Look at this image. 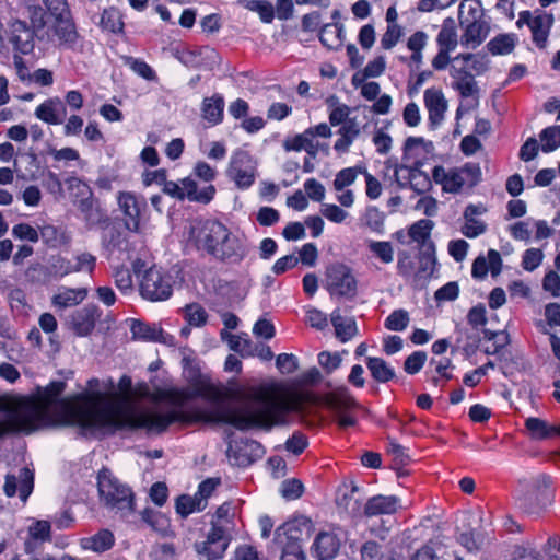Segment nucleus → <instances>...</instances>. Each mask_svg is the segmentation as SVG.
<instances>
[{"mask_svg":"<svg viewBox=\"0 0 560 560\" xmlns=\"http://www.w3.org/2000/svg\"><path fill=\"white\" fill-rule=\"evenodd\" d=\"M401 508L397 495L377 494L368 499L363 508V516L366 518L395 514Z\"/></svg>","mask_w":560,"mask_h":560,"instance_id":"obj_20","label":"nucleus"},{"mask_svg":"<svg viewBox=\"0 0 560 560\" xmlns=\"http://www.w3.org/2000/svg\"><path fill=\"white\" fill-rule=\"evenodd\" d=\"M225 174L236 188L248 189L256 180L257 162L249 152L235 150L230 158Z\"/></svg>","mask_w":560,"mask_h":560,"instance_id":"obj_9","label":"nucleus"},{"mask_svg":"<svg viewBox=\"0 0 560 560\" xmlns=\"http://www.w3.org/2000/svg\"><path fill=\"white\" fill-rule=\"evenodd\" d=\"M540 149L550 153L560 147V125L544 128L539 133Z\"/></svg>","mask_w":560,"mask_h":560,"instance_id":"obj_42","label":"nucleus"},{"mask_svg":"<svg viewBox=\"0 0 560 560\" xmlns=\"http://www.w3.org/2000/svg\"><path fill=\"white\" fill-rule=\"evenodd\" d=\"M475 75L476 74H470L452 80L451 86L457 91L463 98L477 97L479 94V88L475 80Z\"/></svg>","mask_w":560,"mask_h":560,"instance_id":"obj_43","label":"nucleus"},{"mask_svg":"<svg viewBox=\"0 0 560 560\" xmlns=\"http://www.w3.org/2000/svg\"><path fill=\"white\" fill-rule=\"evenodd\" d=\"M101 25L112 33H120L124 30V22L118 10L110 8L104 10L101 16Z\"/></svg>","mask_w":560,"mask_h":560,"instance_id":"obj_47","label":"nucleus"},{"mask_svg":"<svg viewBox=\"0 0 560 560\" xmlns=\"http://www.w3.org/2000/svg\"><path fill=\"white\" fill-rule=\"evenodd\" d=\"M280 492L287 500H295L303 493V485L298 479H287L282 481Z\"/></svg>","mask_w":560,"mask_h":560,"instance_id":"obj_60","label":"nucleus"},{"mask_svg":"<svg viewBox=\"0 0 560 560\" xmlns=\"http://www.w3.org/2000/svg\"><path fill=\"white\" fill-rule=\"evenodd\" d=\"M183 185L184 199H188L191 202L208 205L213 200L217 194V189L212 184L199 187L191 176L183 178Z\"/></svg>","mask_w":560,"mask_h":560,"instance_id":"obj_28","label":"nucleus"},{"mask_svg":"<svg viewBox=\"0 0 560 560\" xmlns=\"http://www.w3.org/2000/svg\"><path fill=\"white\" fill-rule=\"evenodd\" d=\"M550 478L546 475H539L533 479L529 489L521 499V506L529 513H537L545 509L551 499Z\"/></svg>","mask_w":560,"mask_h":560,"instance_id":"obj_14","label":"nucleus"},{"mask_svg":"<svg viewBox=\"0 0 560 560\" xmlns=\"http://www.w3.org/2000/svg\"><path fill=\"white\" fill-rule=\"evenodd\" d=\"M51 28L60 47L72 50L78 48L81 37L72 16L54 21Z\"/></svg>","mask_w":560,"mask_h":560,"instance_id":"obj_24","label":"nucleus"},{"mask_svg":"<svg viewBox=\"0 0 560 560\" xmlns=\"http://www.w3.org/2000/svg\"><path fill=\"white\" fill-rule=\"evenodd\" d=\"M276 365L282 374H291L299 369V361L292 353H281L276 359Z\"/></svg>","mask_w":560,"mask_h":560,"instance_id":"obj_63","label":"nucleus"},{"mask_svg":"<svg viewBox=\"0 0 560 560\" xmlns=\"http://www.w3.org/2000/svg\"><path fill=\"white\" fill-rule=\"evenodd\" d=\"M96 265V257L90 253H81L75 256V262H72L73 272L86 271L92 273Z\"/></svg>","mask_w":560,"mask_h":560,"instance_id":"obj_61","label":"nucleus"},{"mask_svg":"<svg viewBox=\"0 0 560 560\" xmlns=\"http://www.w3.org/2000/svg\"><path fill=\"white\" fill-rule=\"evenodd\" d=\"M97 480L100 495L107 506L118 511H131L133 509L131 490L108 470H101Z\"/></svg>","mask_w":560,"mask_h":560,"instance_id":"obj_7","label":"nucleus"},{"mask_svg":"<svg viewBox=\"0 0 560 560\" xmlns=\"http://www.w3.org/2000/svg\"><path fill=\"white\" fill-rule=\"evenodd\" d=\"M489 69V59L485 55L462 52L453 57L448 74L452 80L470 74L481 75Z\"/></svg>","mask_w":560,"mask_h":560,"instance_id":"obj_13","label":"nucleus"},{"mask_svg":"<svg viewBox=\"0 0 560 560\" xmlns=\"http://www.w3.org/2000/svg\"><path fill=\"white\" fill-rule=\"evenodd\" d=\"M326 405L334 412L347 411L357 406V401L350 390L345 387H337L326 395Z\"/></svg>","mask_w":560,"mask_h":560,"instance_id":"obj_31","label":"nucleus"},{"mask_svg":"<svg viewBox=\"0 0 560 560\" xmlns=\"http://www.w3.org/2000/svg\"><path fill=\"white\" fill-rule=\"evenodd\" d=\"M173 277L162 268L153 266L140 278L139 291L143 299L158 302L167 300L173 293Z\"/></svg>","mask_w":560,"mask_h":560,"instance_id":"obj_8","label":"nucleus"},{"mask_svg":"<svg viewBox=\"0 0 560 560\" xmlns=\"http://www.w3.org/2000/svg\"><path fill=\"white\" fill-rule=\"evenodd\" d=\"M103 246L110 253L115 250L129 252L132 249L128 233L115 225L107 226L102 235Z\"/></svg>","mask_w":560,"mask_h":560,"instance_id":"obj_29","label":"nucleus"},{"mask_svg":"<svg viewBox=\"0 0 560 560\" xmlns=\"http://www.w3.org/2000/svg\"><path fill=\"white\" fill-rule=\"evenodd\" d=\"M127 65L139 77H141L148 81H158L156 72L145 61H143L141 59L129 57L127 60Z\"/></svg>","mask_w":560,"mask_h":560,"instance_id":"obj_54","label":"nucleus"},{"mask_svg":"<svg viewBox=\"0 0 560 560\" xmlns=\"http://www.w3.org/2000/svg\"><path fill=\"white\" fill-rule=\"evenodd\" d=\"M331 324L335 328L336 337L341 342H347L352 339L358 331L357 323L351 317H345L339 311L331 314Z\"/></svg>","mask_w":560,"mask_h":560,"instance_id":"obj_34","label":"nucleus"},{"mask_svg":"<svg viewBox=\"0 0 560 560\" xmlns=\"http://www.w3.org/2000/svg\"><path fill=\"white\" fill-rule=\"evenodd\" d=\"M409 314L406 310L399 308L393 311L385 319V327L392 331H402L409 324Z\"/></svg>","mask_w":560,"mask_h":560,"instance_id":"obj_49","label":"nucleus"},{"mask_svg":"<svg viewBox=\"0 0 560 560\" xmlns=\"http://www.w3.org/2000/svg\"><path fill=\"white\" fill-rule=\"evenodd\" d=\"M368 247L370 252L377 257L383 264H390L394 260V248L389 242L369 241Z\"/></svg>","mask_w":560,"mask_h":560,"instance_id":"obj_46","label":"nucleus"},{"mask_svg":"<svg viewBox=\"0 0 560 560\" xmlns=\"http://www.w3.org/2000/svg\"><path fill=\"white\" fill-rule=\"evenodd\" d=\"M516 42L514 34H499L488 42L487 49L494 56L508 55L514 49Z\"/></svg>","mask_w":560,"mask_h":560,"instance_id":"obj_38","label":"nucleus"},{"mask_svg":"<svg viewBox=\"0 0 560 560\" xmlns=\"http://www.w3.org/2000/svg\"><path fill=\"white\" fill-rule=\"evenodd\" d=\"M69 188H77L83 196L80 200L78 209L81 212L83 219L89 226L96 224L100 221L98 209L94 207L93 199L91 198V191L86 184L77 177H72L68 180Z\"/></svg>","mask_w":560,"mask_h":560,"instance_id":"obj_23","label":"nucleus"},{"mask_svg":"<svg viewBox=\"0 0 560 560\" xmlns=\"http://www.w3.org/2000/svg\"><path fill=\"white\" fill-rule=\"evenodd\" d=\"M115 544L114 534L108 529H101L96 534L84 537L80 540V545L85 550L97 553L109 550Z\"/></svg>","mask_w":560,"mask_h":560,"instance_id":"obj_32","label":"nucleus"},{"mask_svg":"<svg viewBox=\"0 0 560 560\" xmlns=\"http://www.w3.org/2000/svg\"><path fill=\"white\" fill-rule=\"evenodd\" d=\"M228 546L229 538L225 535V528L220 524H213L206 539L195 544V550L199 557H203L206 560H217L223 558Z\"/></svg>","mask_w":560,"mask_h":560,"instance_id":"obj_15","label":"nucleus"},{"mask_svg":"<svg viewBox=\"0 0 560 560\" xmlns=\"http://www.w3.org/2000/svg\"><path fill=\"white\" fill-rule=\"evenodd\" d=\"M341 546L338 533L334 530L320 532L313 542V556L318 560H332Z\"/></svg>","mask_w":560,"mask_h":560,"instance_id":"obj_22","label":"nucleus"},{"mask_svg":"<svg viewBox=\"0 0 560 560\" xmlns=\"http://www.w3.org/2000/svg\"><path fill=\"white\" fill-rule=\"evenodd\" d=\"M282 147L287 152L304 150L312 159H315L320 151L325 154H328L329 151L327 144H320L312 138V131H308V129H305L302 133L285 138Z\"/></svg>","mask_w":560,"mask_h":560,"instance_id":"obj_19","label":"nucleus"},{"mask_svg":"<svg viewBox=\"0 0 560 560\" xmlns=\"http://www.w3.org/2000/svg\"><path fill=\"white\" fill-rule=\"evenodd\" d=\"M26 279L32 283L47 284L52 281L49 267L43 264H33L25 271Z\"/></svg>","mask_w":560,"mask_h":560,"instance_id":"obj_48","label":"nucleus"},{"mask_svg":"<svg viewBox=\"0 0 560 560\" xmlns=\"http://www.w3.org/2000/svg\"><path fill=\"white\" fill-rule=\"evenodd\" d=\"M100 316L101 311L97 306L85 305L69 316L68 325L75 336L86 337L94 330Z\"/></svg>","mask_w":560,"mask_h":560,"instance_id":"obj_17","label":"nucleus"},{"mask_svg":"<svg viewBox=\"0 0 560 560\" xmlns=\"http://www.w3.org/2000/svg\"><path fill=\"white\" fill-rule=\"evenodd\" d=\"M544 254L538 248L526 249L523 259L522 267L527 271L535 270L542 261Z\"/></svg>","mask_w":560,"mask_h":560,"instance_id":"obj_64","label":"nucleus"},{"mask_svg":"<svg viewBox=\"0 0 560 560\" xmlns=\"http://www.w3.org/2000/svg\"><path fill=\"white\" fill-rule=\"evenodd\" d=\"M117 202L124 214V225L129 232L139 233L141 220L147 210L144 197L137 196L131 191H120Z\"/></svg>","mask_w":560,"mask_h":560,"instance_id":"obj_11","label":"nucleus"},{"mask_svg":"<svg viewBox=\"0 0 560 560\" xmlns=\"http://www.w3.org/2000/svg\"><path fill=\"white\" fill-rule=\"evenodd\" d=\"M34 489V472L24 467L19 476L7 475L3 486L7 497L12 498L19 492V497L25 503Z\"/></svg>","mask_w":560,"mask_h":560,"instance_id":"obj_18","label":"nucleus"},{"mask_svg":"<svg viewBox=\"0 0 560 560\" xmlns=\"http://www.w3.org/2000/svg\"><path fill=\"white\" fill-rule=\"evenodd\" d=\"M88 296L85 288H61L58 293L51 298V305L58 310L77 306Z\"/></svg>","mask_w":560,"mask_h":560,"instance_id":"obj_30","label":"nucleus"},{"mask_svg":"<svg viewBox=\"0 0 560 560\" xmlns=\"http://www.w3.org/2000/svg\"><path fill=\"white\" fill-rule=\"evenodd\" d=\"M171 388H160L154 392L151 390L150 386L147 383H139L132 389V398H147L153 402L166 401L168 402V398H162V393L168 392Z\"/></svg>","mask_w":560,"mask_h":560,"instance_id":"obj_51","label":"nucleus"},{"mask_svg":"<svg viewBox=\"0 0 560 560\" xmlns=\"http://www.w3.org/2000/svg\"><path fill=\"white\" fill-rule=\"evenodd\" d=\"M423 103L428 112V122L433 129L438 128L445 118L448 108L447 100L440 88H429L423 93Z\"/></svg>","mask_w":560,"mask_h":560,"instance_id":"obj_16","label":"nucleus"},{"mask_svg":"<svg viewBox=\"0 0 560 560\" xmlns=\"http://www.w3.org/2000/svg\"><path fill=\"white\" fill-rule=\"evenodd\" d=\"M517 26L527 25L532 32L533 42L539 48H545L553 24V16L546 12L523 11L516 22Z\"/></svg>","mask_w":560,"mask_h":560,"instance_id":"obj_12","label":"nucleus"},{"mask_svg":"<svg viewBox=\"0 0 560 560\" xmlns=\"http://www.w3.org/2000/svg\"><path fill=\"white\" fill-rule=\"evenodd\" d=\"M365 363L371 376L378 383H387L396 376L394 368L382 358L368 357Z\"/></svg>","mask_w":560,"mask_h":560,"instance_id":"obj_35","label":"nucleus"},{"mask_svg":"<svg viewBox=\"0 0 560 560\" xmlns=\"http://www.w3.org/2000/svg\"><path fill=\"white\" fill-rule=\"evenodd\" d=\"M34 34L35 31L25 21L16 19L10 23L9 40L20 54L27 55L33 51Z\"/></svg>","mask_w":560,"mask_h":560,"instance_id":"obj_21","label":"nucleus"},{"mask_svg":"<svg viewBox=\"0 0 560 560\" xmlns=\"http://www.w3.org/2000/svg\"><path fill=\"white\" fill-rule=\"evenodd\" d=\"M66 383L55 381L39 388L36 396H0V411L8 412L0 421V438L8 433L30 434L52 425H77L84 434H93L92 428L84 425L72 409L88 400V393L74 399H59Z\"/></svg>","mask_w":560,"mask_h":560,"instance_id":"obj_3","label":"nucleus"},{"mask_svg":"<svg viewBox=\"0 0 560 560\" xmlns=\"http://www.w3.org/2000/svg\"><path fill=\"white\" fill-rule=\"evenodd\" d=\"M525 428L534 440H545L556 433L557 428L550 427L545 420L529 417L525 420Z\"/></svg>","mask_w":560,"mask_h":560,"instance_id":"obj_39","label":"nucleus"},{"mask_svg":"<svg viewBox=\"0 0 560 560\" xmlns=\"http://www.w3.org/2000/svg\"><path fill=\"white\" fill-rule=\"evenodd\" d=\"M113 277H114L116 287L118 288V290L121 293L127 294L132 291L133 280H132L131 272L127 267H125V266L117 267L114 271Z\"/></svg>","mask_w":560,"mask_h":560,"instance_id":"obj_52","label":"nucleus"},{"mask_svg":"<svg viewBox=\"0 0 560 560\" xmlns=\"http://www.w3.org/2000/svg\"><path fill=\"white\" fill-rule=\"evenodd\" d=\"M402 35V28L398 24L387 25L385 33L382 35L381 45L382 48L388 50L392 49L399 42Z\"/></svg>","mask_w":560,"mask_h":560,"instance_id":"obj_58","label":"nucleus"},{"mask_svg":"<svg viewBox=\"0 0 560 560\" xmlns=\"http://www.w3.org/2000/svg\"><path fill=\"white\" fill-rule=\"evenodd\" d=\"M359 172V167H347L339 171L332 183L335 190L342 191L346 187L352 185Z\"/></svg>","mask_w":560,"mask_h":560,"instance_id":"obj_53","label":"nucleus"},{"mask_svg":"<svg viewBox=\"0 0 560 560\" xmlns=\"http://www.w3.org/2000/svg\"><path fill=\"white\" fill-rule=\"evenodd\" d=\"M106 392L88 393L85 404L73 409L85 423L92 428L93 434L114 432L119 429H147L152 432H163L175 421H187L188 416L180 410L161 412H136L126 407L132 399V381L128 375L120 377L118 392L115 383L108 380L104 385Z\"/></svg>","mask_w":560,"mask_h":560,"instance_id":"obj_2","label":"nucleus"},{"mask_svg":"<svg viewBox=\"0 0 560 560\" xmlns=\"http://www.w3.org/2000/svg\"><path fill=\"white\" fill-rule=\"evenodd\" d=\"M325 288L332 296L353 299L358 294V279L353 269L340 261L328 265L325 270Z\"/></svg>","mask_w":560,"mask_h":560,"instance_id":"obj_6","label":"nucleus"},{"mask_svg":"<svg viewBox=\"0 0 560 560\" xmlns=\"http://www.w3.org/2000/svg\"><path fill=\"white\" fill-rule=\"evenodd\" d=\"M48 267L52 280L73 273L72 261L61 256L52 257Z\"/></svg>","mask_w":560,"mask_h":560,"instance_id":"obj_50","label":"nucleus"},{"mask_svg":"<svg viewBox=\"0 0 560 560\" xmlns=\"http://www.w3.org/2000/svg\"><path fill=\"white\" fill-rule=\"evenodd\" d=\"M327 104L330 107L329 122L331 126H339L349 119L350 107L346 104H338L336 96L328 98Z\"/></svg>","mask_w":560,"mask_h":560,"instance_id":"obj_45","label":"nucleus"},{"mask_svg":"<svg viewBox=\"0 0 560 560\" xmlns=\"http://www.w3.org/2000/svg\"><path fill=\"white\" fill-rule=\"evenodd\" d=\"M51 525L48 521H35L28 527V535L37 541H48L51 538Z\"/></svg>","mask_w":560,"mask_h":560,"instance_id":"obj_55","label":"nucleus"},{"mask_svg":"<svg viewBox=\"0 0 560 560\" xmlns=\"http://www.w3.org/2000/svg\"><path fill=\"white\" fill-rule=\"evenodd\" d=\"M187 244L202 255L223 261H240L247 254L244 241L222 222L212 219L194 220L189 226Z\"/></svg>","mask_w":560,"mask_h":560,"instance_id":"obj_4","label":"nucleus"},{"mask_svg":"<svg viewBox=\"0 0 560 560\" xmlns=\"http://www.w3.org/2000/svg\"><path fill=\"white\" fill-rule=\"evenodd\" d=\"M224 97L220 93L205 97L200 105V114L210 126L220 125L224 118Z\"/></svg>","mask_w":560,"mask_h":560,"instance_id":"obj_27","label":"nucleus"},{"mask_svg":"<svg viewBox=\"0 0 560 560\" xmlns=\"http://www.w3.org/2000/svg\"><path fill=\"white\" fill-rule=\"evenodd\" d=\"M183 316L190 327L200 328L208 322L207 311L198 303L187 304L183 308Z\"/></svg>","mask_w":560,"mask_h":560,"instance_id":"obj_41","label":"nucleus"},{"mask_svg":"<svg viewBox=\"0 0 560 560\" xmlns=\"http://www.w3.org/2000/svg\"><path fill=\"white\" fill-rule=\"evenodd\" d=\"M464 30L460 45L467 49H476L488 37L490 25L487 20L459 24Z\"/></svg>","mask_w":560,"mask_h":560,"instance_id":"obj_25","label":"nucleus"},{"mask_svg":"<svg viewBox=\"0 0 560 560\" xmlns=\"http://www.w3.org/2000/svg\"><path fill=\"white\" fill-rule=\"evenodd\" d=\"M465 223L462 226V233L468 237L474 238L483 234L487 230V225L483 221L475 218H464Z\"/></svg>","mask_w":560,"mask_h":560,"instance_id":"obj_59","label":"nucleus"},{"mask_svg":"<svg viewBox=\"0 0 560 560\" xmlns=\"http://www.w3.org/2000/svg\"><path fill=\"white\" fill-rule=\"evenodd\" d=\"M66 114L67 108L58 96L47 98L35 109V116L48 125L62 124Z\"/></svg>","mask_w":560,"mask_h":560,"instance_id":"obj_26","label":"nucleus"},{"mask_svg":"<svg viewBox=\"0 0 560 560\" xmlns=\"http://www.w3.org/2000/svg\"><path fill=\"white\" fill-rule=\"evenodd\" d=\"M302 539V528L301 522L294 520L289 521L279 526L276 529L275 534V542L279 546H284L287 544H295L301 545L300 541Z\"/></svg>","mask_w":560,"mask_h":560,"instance_id":"obj_33","label":"nucleus"},{"mask_svg":"<svg viewBox=\"0 0 560 560\" xmlns=\"http://www.w3.org/2000/svg\"><path fill=\"white\" fill-rule=\"evenodd\" d=\"M161 397L168 398L174 410L188 416L185 423L197 420L223 422L242 431L269 430L282 424L287 413L295 408L294 401L277 384L226 388L200 382L194 389L171 387Z\"/></svg>","mask_w":560,"mask_h":560,"instance_id":"obj_1","label":"nucleus"},{"mask_svg":"<svg viewBox=\"0 0 560 560\" xmlns=\"http://www.w3.org/2000/svg\"><path fill=\"white\" fill-rule=\"evenodd\" d=\"M434 228V222L429 219H421L415 222L408 230L410 238L418 243L421 247L420 254V269L423 272L432 271L435 259V245L430 240L431 231Z\"/></svg>","mask_w":560,"mask_h":560,"instance_id":"obj_10","label":"nucleus"},{"mask_svg":"<svg viewBox=\"0 0 560 560\" xmlns=\"http://www.w3.org/2000/svg\"><path fill=\"white\" fill-rule=\"evenodd\" d=\"M436 44L439 49H444L451 52L456 49L458 45V35L454 21L451 18L444 20L436 36Z\"/></svg>","mask_w":560,"mask_h":560,"instance_id":"obj_36","label":"nucleus"},{"mask_svg":"<svg viewBox=\"0 0 560 560\" xmlns=\"http://www.w3.org/2000/svg\"><path fill=\"white\" fill-rule=\"evenodd\" d=\"M175 509L182 517H187L191 513L200 512L206 509L202 499L188 494H182L176 499Z\"/></svg>","mask_w":560,"mask_h":560,"instance_id":"obj_40","label":"nucleus"},{"mask_svg":"<svg viewBox=\"0 0 560 560\" xmlns=\"http://www.w3.org/2000/svg\"><path fill=\"white\" fill-rule=\"evenodd\" d=\"M432 178L444 192L458 194L465 187L471 188L481 180V168L478 163L472 162L450 168L436 165L432 170Z\"/></svg>","mask_w":560,"mask_h":560,"instance_id":"obj_5","label":"nucleus"},{"mask_svg":"<svg viewBox=\"0 0 560 560\" xmlns=\"http://www.w3.org/2000/svg\"><path fill=\"white\" fill-rule=\"evenodd\" d=\"M427 361V353L424 351H415L408 355L404 362V370L406 373L413 375L421 371Z\"/></svg>","mask_w":560,"mask_h":560,"instance_id":"obj_56","label":"nucleus"},{"mask_svg":"<svg viewBox=\"0 0 560 560\" xmlns=\"http://www.w3.org/2000/svg\"><path fill=\"white\" fill-rule=\"evenodd\" d=\"M486 20L480 0H463L458 8L459 24Z\"/></svg>","mask_w":560,"mask_h":560,"instance_id":"obj_37","label":"nucleus"},{"mask_svg":"<svg viewBox=\"0 0 560 560\" xmlns=\"http://www.w3.org/2000/svg\"><path fill=\"white\" fill-rule=\"evenodd\" d=\"M360 555L362 560H388L382 552V547L376 541H365L361 549Z\"/></svg>","mask_w":560,"mask_h":560,"instance_id":"obj_62","label":"nucleus"},{"mask_svg":"<svg viewBox=\"0 0 560 560\" xmlns=\"http://www.w3.org/2000/svg\"><path fill=\"white\" fill-rule=\"evenodd\" d=\"M431 186L432 182L429 175L416 167L413 175L411 176L409 188L417 194H424L431 188Z\"/></svg>","mask_w":560,"mask_h":560,"instance_id":"obj_57","label":"nucleus"},{"mask_svg":"<svg viewBox=\"0 0 560 560\" xmlns=\"http://www.w3.org/2000/svg\"><path fill=\"white\" fill-rule=\"evenodd\" d=\"M130 331L133 339L153 341L161 336V328L141 320H132Z\"/></svg>","mask_w":560,"mask_h":560,"instance_id":"obj_44","label":"nucleus"}]
</instances>
